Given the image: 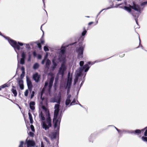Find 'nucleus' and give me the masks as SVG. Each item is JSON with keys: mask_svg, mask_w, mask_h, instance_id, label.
<instances>
[{"mask_svg": "<svg viewBox=\"0 0 147 147\" xmlns=\"http://www.w3.org/2000/svg\"><path fill=\"white\" fill-rule=\"evenodd\" d=\"M59 110H55L54 112V116L53 119V123H54V127L55 128L57 126V123L59 121H60L62 115L61 113L58 116Z\"/></svg>", "mask_w": 147, "mask_h": 147, "instance_id": "nucleus-1", "label": "nucleus"}, {"mask_svg": "<svg viewBox=\"0 0 147 147\" xmlns=\"http://www.w3.org/2000/svg\"><path fill=\"white\" fill-rule=\"evenodd\" d=\"M132 3L133 5H129V7L124 6V9L129 12L131 11V9L140 12L141 11V8L140 6L136 4L134 1L132 2Z\"/></svg>", "mask_w": 147, "mask_h": 147, "instance_id": "nucleus-2", "label": "nucleus"}, {"mask_svg": "<svg viewBox=\"0 0 147 147\" xmlns=\"http://www.w3.org/2000/svg\"><path fill=\"white\" fill-rule=\"evenodd\" d=\"M52 126L51 120L49 113H48V117L46 119V123L45 121L42 122V127L45 130L49 129Z\"/></svg>", "mask_w": 147, "mask_h": 147, "instance_id": "nucleus-3", "label": "nucleus"}, {"mask_svg": "<svg viewBox=\"0 0 147 147\" xmlns=\"http://www.w3.org/2000/svg\"><path fill=\"white\" fill-rule=\"evenodd\" d=\"M8 40L10 44L15 49H17L19 50L20 49V46H22L23 45V43L19 42H17L16 41L10 38L8 39Z\"/></svg>", "mask_w": 147, "mask_h": 147, "instance_id": "nucleus-4", "label": "nucleus"}, {"mask_svg": "<svg viewBox=\"0 0 147 147\" xmlns=\"http://www.w3.org/2000/svg\"><path fill=\"white\" fill-rule=\"evenodd\" d=\"M42 93L40 95V98L42 101L40 102V104L42 106V109L45 111H47V108L45 106H47V98L44 97H42Z\"/></svg>", "mask_w": 147, "mask_h": 147, "instance_id": "nucleus-5", "label": "nucleus"}, {"mask_svg": "<svg viewBox=\"0 0 147 147\" xmlns=\"http://www.w3.org/2000/svg\"><path fill=\"white\" fill-rule=\"evenodd\" d=\"M66 69L67 67L65 63H61V66L59 69L58 74L61 75L62 77H63Z\"/></svg>", "mask_w": 147, "mask_h": 147, "instance_id": "nucleus-6", "label": "nucleus"}, {"mask_svg": "<svg viewBox=\"0 0 147 147\" xmlns=\"http://www.w3.org/2000/svg\"><path fill=\"white\" fill-rule=\"evenodd\" d=\"M84 49V47L82 46H80L77 49L76 52L78 53L77 57L78 59L83 58Z\"/></svg>", "mask_w": 147, "mask_h": 147, "instance_id": "nucleus-7", "label": "nucleus"}, {"mask_svg": "<svg viewBox=\"0 0 147 147\" xmlns=\"http://www.w3.org/2000/svg\"><path fill=\"white\" fill-rule=\"evenodd\" d=\"M70 73L69 72L68 74V78L67 81V84L66 86L65 87V88L66 89L68 87V89L71 88V85L72 82V77H70Z\"/></svg>", "mask_w": 147, "mask_h": 147, "instance_id": "nucleus-8", "label": "nucleus"}, {"mask_svg": "<svg viewBox=\"0 0 147 147\" xmlns=\"http://www.w3.org/2000/svg\"><path fill=\"white\" fill-rule=\"evenodd\" d=\"M26 82L28 90L31 92L32 90L33 86L30 79L27 76H26Z\"/></svg>", "mask_w": 147, "mask_h": 147, "instance_id": "nucleus-9", "label": "nucleus"}, {"mask_svg": "<svg viewBox=\"0 0 147 147\" xmlns=\"http://www.w3.org/2000/svg\"><path fill=\"white\" fill-rule=\"evenodd\" d=\"M26 144L28 147H29L30 146H34L35 145V142L33 140H30L27 141Z\"/></svg>", "mask_w": 147, "mask_h": 147, "instance_id": "nucleus-10", "label": "nucleus"}, {"mask_svg": "<svg viewBox=\"0 0 147 147\" xmlns=\"http://www.w3.org/2000/svg\"><path fill=\"white\" fill-rule=\"evenodd\" d=\"M33 78L36 82H38L40 81V76L37 73H36L33 75Z\"/></svg>", "mask_w": 147, "mask_h": 147, "instance_id": "nucleus-11", "label": "nucleus"}, {"mask_svg": "<svg viewBox=\"0 0 147 147\" xmlns=\"http://www.w3.org/2000/svg\"><path fill=\"white\" fill-rule=\"evenodd\" d=\"M54 80V77H51L50 79L49 83V89L48 91L50 92L51 91L52 87L53 85V81Z\"/></svg>", "mask_w": 147, "mask_h": 147, "instance_id": "nucleus-12", "label": "nucleus"}, {"mask_svg": "<svg viewBox=\"0 0 147 147\" xmlns=\"http://www.w3.org/2000/svg\"><path fill=\"white\" fill-rule=\"evenodd\" d=\"M57 135V132H53L49 134V136L51 140L55 138Z\"/></svg>", "mask_w": 147, "mask_h": 147, "instance_id": "nucleus-13", "label": "nucleus"}, {"mask_svg": "<svg viewBox=\"0 0 147 147\" xmlns=\"http://www.w3.org/2000/svg\"><path fill=\"white\" fill-rule=\"evenodd\" d=\"M91 63V62H89L87 64H85L83 66L85 72H87L88 71L90 67L89 65H90Z\"/></svg>", "mask_w": 147, "mask_h": 147, "instance_id": "nucleus-14", "label": "nucleus"}, {"mask_svg": "<svg viewBox=\"0 0 147 147\" xmlns=\"http://www.w3.org/2000/svg\"><path fill=\"white\" fill-rule=\"evenodd\" d=\"M12 89L11 90V91L13 93L15 96H16L17 95V92L16 90V87L15 86H12Z\"/></svg>", "mask_w": 147, "mask_h": 147, "instance_id": "nucleus-15", "label": "nucleus"}, {"mask_svg": "<svg viewBox=\"0 0 147 147\" xmlns=\"http://www.w3.org/2000/svg\"><path fill=\"white\" fill-rule=\"evenodd\" d=\"M39 117L40 119L44 121L45 120V117L42 111L40 113L39 115Z\"/></svg>", "mask_w": 147, "mask_h": 147, "instance_id": "nucleus-16", "label": "nucleus"}, {"mask_svg": "<svg viewBox=\"0 0 147 147\" xmlns=\"http://www.w3.org/2000/svg\"><path fill=\"white\" fill-rule=\"evenodd\" d=\"M131 133L135 134H138L141 133V130L139 129H137L133 131Z\"/></svg>", "mask_w": 147, "mask_h": 147, "instance_id": "nucleus-17", "label": "nucleus"}, {"mask_svg": "<svg viewBox=\"0 0 147 147\" xmlns=\"http://www.w3.org/2000/svg\"><path fill=\"white\" fill-rule=\"evenodd\" d=\"M28 115L29 116V119L30 120V123H32L33 122V120L32 117V114L30 112H29L28 113Z\"/></svg>", "mask_w": 147, "mask_h": 147, "instance_id": "nucleus-18", "label": "nucleus"}, {"mask_svg": "<svg viewBox=\"0 0 147 147\" xmlns=\"http://www.w3.org/2000/svg\"><path fill=\"white\" fill-rule=\"evenodd\" d=\"M51 61L49 60V59H48L46 61V66L47 67H49V65L51 64Z\"/></svg>", "mask_w": 147, "mask_h": 147, "instance_id": "nucleus-19", "label": "nucleus"}, {"mask_svg": "<svg viewBox=\"0 0 147 147\" xmlns=\"http://www.w3.org/2000/svg\"><path fill=\"white\" fill-rule=\"evenodd\" d=\"M62 49H61L60 53L62 55H64L65 52V47H62Z\"/></svg>", "mask_w": 147, "mask_h": 147, "instance_id": "nucleus-20", "label": "nucleus"}, {"mask_svg": "<svg viewBox=\"0 0 147 147\" xmlns=\"http://www.w3.org/2000/svg\"><path fill=\"white\" fill-rule=\"evenodd\" d=\"M18 147H25V144L23 141H21Z\"/></svg>", "mask_w": 147, "mask_h": 147, "instance_id": "nucleus-21", "label": "nucleus"}, {"mask_svg": "<svg viewBox=\"0 0 147 147\" xmlns=\"http://www.w3.org/2000/svg\"><path fill=\"white\" fill-rule=\"evenodd\" d=\"M52 63H53V65L52 67L53 70H54L56 68L57 66V64L56 63L54 60H53Z\"/></svg>", "mask_w": 147, "mask_h": 147, "instance_id": "nucleus-22", "label": "nucleus"}, {"mask_svg": "<svg viewBox=\"0 0 147 147\" xmlns=\"http://www.w3.org/2000/svg\"><path fill=\"white\" fill-rule=\"evenodd\" d=\"M44 139L47 143V144L49 145L50 144V143L49 139L45 136L43 137Z\"/></svg>", "mask_w": 147, "mask_h": 147, "instance_id": "nucleus-23", "label": "nucleus"}, {"mask_svg": "<svg viewBox=\"0 0 147 147\" xmlns=\"http://www.w3.org/2000/svg\"><path fill=\"white\" fill-rule=\"evenodd\" d=\"M8 86L7 84H4L0 86V90H1L2 88H3L6 87H8Z\"/></svg>", "mask_w": 147, "mask_h": 147, "instance_id": "nucleus-24", "label": "nucleus"}, {"mask_svg": "<svg viewBox=\"0 0 147 147\" xmlns=\"http://www.w3.org/2000/svg\"><path fill=\"white\" fill-rule=\"evenodd\" d=\"M131 15L135 18V20L136 22V23L137 24H138V17H137V18H136V14L134 13H131Z\"/></svg>", "mask_w": 147, "mask_h": 147, "instance_id": "nucleus-25", "label": "nucleus"}, {"mask_svg": "<svg viewBox=\"0 0 147 147\" xmlns=\"http://www.w3.org/2000/svg\"><path fill=\"white\" fill-rule=\"evenodd\" d=\"M39 67L38 64L37 63H35L33 66V68L34 69H37Z\"/></svg>", "mask_w": 147, "mask_h": 147, "instance_id": "nucleus-26", "label": "nucleus"}, {"mask_svg": "<svg viewBox=\"0 0 147 147\" xmlns=\"http://www.w3.org/2000/svg\"><path fill=\"white\" fill-rule=\"evenodd\" d=\"M83 30H84V31L82 32V36H84L87 32V31L85 27H84L83 28Z\"/></svg>", "mask_w": 147, "mask_h": 147, "instance_id": "nucleus-27", "label": "nucleus"}, {"mask_svg": "<svg viewBox=\"0 0 147 147\" xmlns=\"http://www.w3.org/2000/svg\"><path fill=\"white\" fill-rule=\"evenodd\" d=\"M60 105L59 104H55V110H59Z\"/></svg>", "mask_w": 147, "mask_h": 147, "instance_id": "nucleus-28", "label": "nucleus"}, {"mask_svg": "<svg viewBox=\"0 0 147 147\" xmlns=\"http://www.w3.org/2000/svg\"><path fill=\"white\" fill-rule=\"evenodd\" d=\"M142 139L143 141L147 142V136H142Z\"/></svg>", "mask_w": 147, "mask_h": 147, "instance_id": "nucleus-29", "label": "nucleus"}, {"mask_svg": "<svg viewBox=\"0 0 147 147\" xmlns=\"http://www.w3.org/2000/svg\"><path fill=\"white\" fill-rule=\"evenodd\" d=\"M71 102V100L70 99H66L65 100V104L66 105H68Z\"/></svg>", "mask_w": 147, "mask_h": 147, "instance_id": "nucleus-30", "label": "nucleus"}, {"mask_svg": "<svg viewBox=\"0 0 147 147\" xmlns=\"http://www.w3.org/2000/svg\"><path fill=\"white\" fill-rule=\"evenodd\" d=\"M22 58L25 59L26 58V54L25 53L24 51H22L21 53Z\"/></svg>", "mask_w": 147, "mask_h": 147, "instance_id": "nucleus-31", "label": "nucleus"}, {"mask_svg": "<svg viewBox=\"0 0 147 147\" xmlns=\"http://www.w3.org/2000/svg\"><path fill=\"white\" fill-rule=\"evenodd\" d=\"M78 77H75V78L74 79V85H75L77 82H78Z\"/></svg>", "mask_w": 147, "mask_h": 147, "instance_id": "nucleus-32", "label": "nucleus"}, {"mask_svg": "<svg viewBox=\"0 0 147 147\" xmlns=\"http://www.w3.org/2000/svg\"><path fill=\"white\" fill-rule=\"evenodd\" d=\"M25 59L21 58L20 61V63L21 64H23L25 63Z\"/></svg>", "mask_w": 147, "mask_h": 147, "instance_id": "nucleus-33", "label": "nucleus"}, {"mask_svg": "<svg viewBox=\"0 0 147 147\" xmlns=\"http://www.w3.org/2000/svg\"><path fill=\"white\" fill-rule=\"evenodd\" d=\"M37 45L38 46V48L40 50L42 49V46L41 45V43H40V42H38L37 43Z\"/></svg>", "mask_w": 147, "mask_h": 147, "instance_id": "nucleus-34", "label": "nucleus"}, {"mask_svg": "<svg viewBox=\"0 0 147 147\" xmlns=\"http://www.w3.org/2000/svg\"><path fill=\"white\" fill-rule=\"evenodd\" d=\"M47 54L45 56V57H44V59H43V60L42 61V62H41V63L42 64H44L45 63V61L46 60V59L47 58Z\"/></svg>", "mask_w": 147, "mask_h": 147, "instance_id": "nucleus-35", "label": "nucleus"}, {"mask_svg": "<svg viewBox=\"0 0 147 147\" xmlns=\"http://www.w3.org/2000/svg\"><path fill=\"white\" fill-rule=\"evenodd\" d=\"M82 73L79 71V72L77 74L76 76V77H78H78L80 76L82 74Z\"/></svg>", "mask_w": 147, "mask_h": 147, "instance_id": "nucleus-36", "label": "nucleus"}, {"mask_svg": "<svg viewBox=\"0 0 147 147\" xmlns=\"http://www.w3.org/2000/svg\"><path fill=\"white\" fill-rule=\"evenodd\" d=\"M28 89L26 90L24 92V95L26 96H28Z\"/></svg>", "mask_w": 147, "mask_h": 147, "instance_id": "nucleus-37", "label": "nucleus"}, {"mask_svg": "<svg viewBox=\"0 0 147 147\" xmlns=\"http://www.w3.org/2000/svg\"><path fill=\"white\" fill-rule=\"evenodd\" d=\"M76 102V100L75 99H74L73 100V101L70 103V105H75Z\"/></svg>", "mask_w": 147, "mask_h": 147, "instance_id": "nucleus-38", "label": "nucleus"}, {"mask_svg": "<svg viewBox=\"0 0 147 147\" xmlns=\"http://www.w3.org/2000/svg\"><path fill=\"white\" fill-rule=\"evenodd\" d=\"M35 92L34 91H33L32 92V94L30 96V99H32L34 96V94H35Z\"/></svg>", "mask_w": 147, "mask_h": 147, "instance_id": "nucleus-39", "label": "nucleus"}, {"mask_svg": "<svg viewBox=\"0 0 147 147\" xmlns=\"http://www.w3.org/2000/svg\"><path fill=\"white\" fill-rule=\"evenodd\" d=\"M18 84H19V85H22L23 84V81L22 80H19L18 81Z\"/></svg>", "mask_w": 147, "mask_h": 147, "instance_id": "nucleus-40", "label": "nucleus"}, {"mask_svg": "<svg viewBox=\"0 0 147 147\" xmlns=\"http://www.w3.org/2000/svg\"><path fill=\"white\" fill-rule=\"evenodd\" d=\"M84 69L83 67H81L80 68L79 71L82 73V72L83 71Z\"/></svg>", "mask_w": 147, "mask_h": 147, "instance_id": "nucleus-41", "label": "nucleus"}, {"mask_svg": "<svg viewBox=\"0 0 147 147\" xmlns=\"http://www.w3.org/2000/svg\"><path fill=\"white\" fill-rule=\"evenodd\" d=\"M44 50L45 51H48L49 50L48 48L46 46H45L44 47Z\"/></svg>", "mask_w": 147, "mask_h": 147, "instance_id": "nucleus-42", "label": "nucleus"}, {"mask_svg": "<svg viewBox=\"0 0 147 147\" xmlns=\"http://www.w3.org/2000/svg\"><path fill=\"white\" fill-rule=\"evenodd\" d=\"M35 104V103L34 101H31L30 103V105L34 106Z\"/></svg>", "mask_w": 147, "mask_h": 147, "instance_id": "nucleus-43", "label": "nucleus"}, {"mask_svg": "<svg viewBox=\"0 0 147 147\" xmlns=\"http://www.w3.org/2000/svg\"><path fill=\"white\" fill-rule=\"evenodd\" d=\"M40 40V43L41 44H43L45 42V41L42 38H41Z\"/></svg>", "mask_w": 147, "mask_h": 147, "instance_id": "nucleus-44", "label": "nucleus"}, {"mask_svg": "<svg viewBox=\"0 0 147 147\" xmlns=\"http://www.w3.org/2000/svg\"><path fill=\"white\" fill-rule=\"evenodd\" d=\"M147 4V1H146L142 3L141 4V6Z\"/></svg>", "mask_w": 147, "mask_h": 147, "instance_id": "nucleus-45", "label": "nucleus"}, {"mask_svg": "<svg viewBox=\"0 0 147 147\" xmlns=\"http://www.w3.org/2000/svg\"><path fill=\"white\" fill-rule=\"evenodd\" d=\"M21 70L22 71V73H25V68L23 66H22L21 67Z\"/></svg>", "mask_w": 147, "mask_h": 147, "instance_id": "nucleus-46", "label": "nucleus"}, {"mask_svg": "<svg viewBox=\"0 0 147 147\" xmlns=\"http://www.w3.org/2000/svg\"><path fill=\"white\" fill-rule=\"evenodd\" d=\"M84 64V62L83 61H81L80 62V65L81 67H82L83 66Z\"/></svg>", "mask_w": 147, "mask_h": 147, "instance_id": "nucleus-47", "label": "nucleus"}, {"mask_svg": "<svg viewBox=\"0 0 147 147\" xmlns=\"http://www.w3.org/2000/svg\"><path fill=\"white\" fill-rule=\"evenodd\" d=\"M30 128H31L32 131H35V129H34V126L32 125H30Z\"/></svg>", "mask_w": 147, "mask_h": 147, "instance_id": "nucleus-48", "label": "nucleus"}, {"mask_svg": "<svg viewBox=\"0 0 147 147\" xmlns=\"http://www.w3.org/2000/svg\"><path fill=\"white\" fill-rule=\"evenodd\" d=\"M25 73H22L20 75V78L21 79H22L25 76Z\"/></svg>", "mask_w": 147, "mask_h": 147, "instance_id": "nucleus-49", "label": "nucleus"}, {"mask_svg": "<svg viewBox=\"0 0 147 147\" xmlns=\"http://www.w3.org/2000/svg\"><path fill=\"white\" fill-rule=\"evenodd\" d=\"M19 86H20V88L21 90H22L24 89V86L23 84L22 85H20Z\"/></svg>", "mask_w": 147, "mask_h": 147, "instance_id": "nucleus-50", "label": "nucleus"}, {"mask_svg": "<svg viewBox=\"0 0 147 147\" xmlns=\"http://www.w3.org/2000/svg\"><path fill=\"white\" fill-rule=\"evenodd\" d=\"M30 109L32 110H34L35 109V107L34 106L30 105Z\"/></svg>", "mask_w": 147, "mask_h": 147, "instance_id": "nucleus-51", "label": "nucleus"}, {"mask_svg": "<svg viewBox=\"0 0 147 147\" xmlns=\"http://www.w3.org/2000/svg\"><path fill=\"white\" fill-rule=\"evenodd\" d=\"M48 85V83L47 82H45L44 86V88H43L42 90V92L44 90V88L46 87Z\"/></svg>", "mask_w": 147, "mask_h": 147, "instance_id": "nucleus-52", "label": "nucleus"}, {"mask_svg": "<svg viewBox=\"0 0 147 147\" xmlns=\"http://www.w3.org/2000/svg\"><path fill=\"white\" fill-rule=\"evenodd\" d=\"M29 134L30 136L33 137L34 136V134L33 132L30 131L29 132Z\"/></svg>", "mask_w": 147, "mask_h": 147, "instance_id": "nucleus-53", "label": "nucleus"}, {"mask_svg": "<svg viewBox=\"0 0 147 147\" xmlns=\"http://www.w3.org/2000/svg\"><path fill=\"white\" fill-rule=\"evenodd\" d=\"M31 55L30 54H29L28 55V61H30L31 60Z\"/></svg>", "mask_w": 147, "mask_h": 147, "instance_id": "nucleus-54", "label": "nucleus"}, {"mask_svg": "<svg viewBox=\"0 0 147 147\" xmlns=\"http://www.w3.org/2000/svg\"><path fill=\"white\" fill-rule=\"evenodd\" d=\"M144 135L145 136H147V129H146L145 130L144 133Z\"/></svg>", "mask_w": 147, "mask_h": 147, "instance_id": "nucleus-55", "label": "nucleus"}, {"mask_svg": "<svg viewBox=\"0 0 147 147\" xmlns=\"http://www.w3.org/2000/svg\"><path fill=\"white\" fill-rule=\"evenodd\" d=\"M26 48H28V49H29L30 48V47L28 44H26Z\"/></svg>", "mask_w": 147, "mask_h": 147, "instance_id": "nucleus-56", "label": "nucleus"}, {"mask_svg": "<svg viewBox=\"0 0 147 147\" xmlns=\"http://www.w3.org/2000/svg\"><path fill=\"white\" fill-rule=\"evenodd\" d=\"M41 147H45L44 145L42 142H41Z\"/></svg>", "mask_w": 147, "mask_h": 147, "instance_id": "nucleus-57", "label": "nucleus"}, {"mask_svg": "<svg viewBox=\"0 0 147 147\" xmlns=\"http://www.w3.org/2000/svg\"><path fill=\"white\" fill-rule=\"evenodd\" d=\"M42 56L40 55H38V58L39 59H41Z\"/></svg>", "mask_w": 147, "mask_h": 147, "instance_id": "nucleus-58", "label": "nucleus"}, {"mask_svg": "<svg viewBox=\"0 0 147 147\" xmlns=\"http://www.w3.org/2000/svg\"><path fill=\"white\" fill-rule=\"evenodd\" d=\"M115 127V129H116V130L118 131V132L119 133H120V132H121V130H120V129H118L116 127Z\"/></svg>", "mask_w": 147, "mask_h": 147, "instance_id": "nucleus-59", "label": "nucleus"}, {"mask_svg": "<svg viewBox=\"0 0 147 147\" xmlns=\"http://www.w3.org/2000/svg\"><path fill=\"white\" fill-rule=\"evenodd\" d=\"M33 55L34 57H35L36 55V54L35 51H34L33 52Z\"/></svg>", "mask_w": 147, "mask_h": 147, "instance_id": "nucleus-60", "label": "nucleus"}, {"mask_svg": "<svg viewBox=\"0 0 147 147\" xmlns=\"http://www.w3.org/2000/svg\"><path fill=\"white\" fill-rule=\"evenodd\" d=\"M71 97V95L70 94H69L68 95V96L67 97V99H70Z\"/></svg>", "mask_w": 147, "mask_h": 147, "instance_id": "nucleus-61", "label": "nucleus"}, {"mask_svg": "<svg viewBox=\"0 0 147 147\" xmlns=\"http://www.w3.org/2000/svg\"><path fill=\"white\" fill-rule=\"evenodd\" d=\"M93 23H94L93 22H90L89 23H88V25L89 26H90L91 24H93Z\"/></svg>", "mask_w": 147, "mask_h": 147, "instance_id": "nucleus-62", "label": "nucleus"}, {"mask_svg": "<svg viewBox=\"0 0 147 147\" xmlns=\"http://www.w3.org/2000/svg\"><path fill=\"white\" fill-rule=\"evenodd\" d=\"M146 128L145 127V128H144L143 129H142L141 130H141V132H142V131H144L145 130H146Z\"/></svg>", "mask_w": 147, "mask_h": 147, "instance_id": "nucleus-63", "label": "nucleus"}, {"mask_svg": "<svg viewBox=\"0 0 147 147\" xmlns=\"http://www.w3.org/2000/svg\"><path fill=\"white\" fill-rule=\"evenodd\" d=\"M67 88V93H68L69 92L70 90V89H68V87Z\"/></svg>", "mask_w": 147, "mask_h": 147, "instance_id": "nucleus-64", "label": "nucleus"}]
</instances>
